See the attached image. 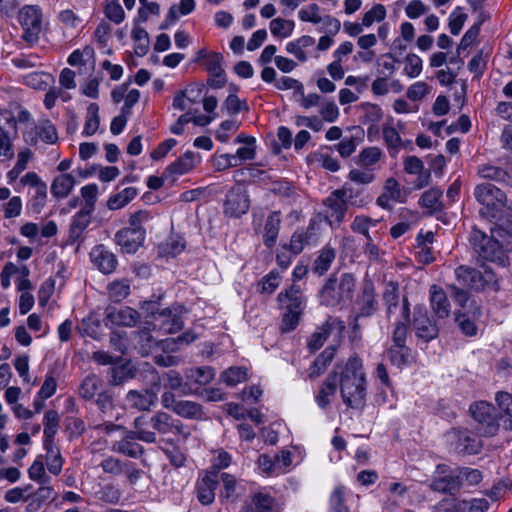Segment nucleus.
Instances as JSON below:
<instances>
[{"label": "nucleus", "mask_w": 512, "mask_h": 512, "mask_svg": "<svg viewBox=\"0 0 512 512\" xmlns=\"http://www.w3.org/2000/svg\"><path fill=\"white\" fill-rule=\"evenodd\" d=\"M410 323V304L406 297L402 299L401 317H397L392 331V345H406L408 325Z\"/></svg>", "instance_id": "23"}, {"label": "nucleus", "mask_w": 512, "mask_h": 512, "mask_svg": "<svg viewBox=\"0 0 512 512\" xmlns=\"http://www.w3.org/2000/svg\"><path fill=\"white\" fill-rule=\"evenodd\" d=\"M314 235V227L309 226L306 230H296L290 240L289 249L297 255L302 252L305 245L309 244Z\"/></svg>", "instance_id": "43"}, {"label": "nucleus", "mask_w": 512, "mask_h": 512, "mask_svg": "<svg viewBox=\"0 0 512 512\" xmlns=\"http://www.w3.org/2000/svg\"><path fill=\"white\" fill-rule=\"evenodd\" d=\"M478 174L483 179L494 180L501 183L512 184V172L490 164L478 168Z\"/></svg>", "instance_id": "38"}, {"label": "nucleus", "mask_w": 512, "mask_h": 512, "mask_svg": "<svg viewBox=\"0 0 512 512\" xmlns=\"http://www.w3.org/2000/svg\"><path fill=\"white\" fill-rule=\"evenodd\" d=\"M249 207V196L243 187L237 185L227 192L223 204V211L225 215L238 218L245 214Z\"/></svg>", "instance_id": "9"}, {"label": "nucleus", "mask_w": 512, "mask_h": 512, "mask_svg": "<svg viewBox=\"0 0 512 512\" xmlns=\"http://www.w3.org/2000/svg\"><path fill=\"white\" fill-rule=\"evenodd\" d=\"M356 279L351 273H333L318 292L319 303L326 307L343 309L353 299Z\"/></svg>", "instance_id": "3"}, {"label": "nucleus", "mask_w": 512, "mask_h": 512, "mask_svg": "<svg viewBox=\"0 0 512 512\" xmlns=\"http://www.w3.org/2000/svg\"><path fill=\"white\" fill-rule=\"evenodd\" d=\"M219 484V477L215 472H206L199 477L196 485V498L202 505H210L215 500V491Z\"/></svg>", "instance_id": "21"}, {"label": "nucleus", "mask_w": 512, "mask_h": 512, "mask_svg": "<svg viewBox=\"0 0 512 512\" xmlns=\"http://www.w3.org/2000/svg\"><path fill=\"white\" fill-rule=\"evenodd\" d=\"M101 385L102 381L96 375H88L80 385L79 394L83 399L90 400L99 393Z\"/></svg>", "instance_id": "51"}, {"label": "nucleus", "mask_w": 512, "mask_h": 512, "mask_svg": "<svg viewBox=\"0 0 512 512\" xmlns=\"http://www.w3.org/2000/svg\"><path fill=\"white\" fill-rule=\"evenodd\" d=\"M76 329L80 335L89 336L93 339H98L101 334L100 321L93 315L83 318Z\"/></svg>", "instance_id": "47"}, {"label": "nucleus", "mask_w": 512, "mask_h": 512, "mask_svg": "<svg viewBox=\"0 0 512 512\" xmlns=\"http://www.w3.org/2000/svg\"><path fill=\"white\" fill-rule=\"evenodd\" d=\"M277 300L282 311L303 313L306 307V298L297 284H293L288 289L281 291L278 294Z\"/></svg>", "instance_id": "18"}, {"label": "nucleus", "mask_w": 512, "mask_h": 512, "mask_svg": "<svg viewBox=\"0 0 512 512\" xmlns=\"http://www.w3.org/2000/svg\"><path fill=\"white\" fill-rule=\"evenodd\" d=\"M23 29L22 38L29 43H35L42 31V11L39 6L25 5L18 14Z\"/></svg>", "instance_id": "7"}, {"label": "nucleus", "mask_w": 512, "mask_h": 512, "mask_svg": "<svg viewBox=\"0 0 512 512\" xmlns=\"http://www.w3.org/2000/svg\"><path fill=\"white\" fill-rule=\"evenodd\" d=\"M109 297L114 302H121L130 293V282L127 279L115 280L107 286Z\"/></svg>", "instance_id": "53"}, {"label": "nucleus", "mask_w": 512, "mask_h": 512, "mask_svg": "<svg viewBox=\"0 0 512 512\" xmlns=\"http://www.w3.org/2000/svg\"><path fill=\"white\" fill-rule=\"evenodd\" d=\"M383 301L386 306V313L388 318H391L397 313V317H401L402 303H399V285L397 283L390 281L385 285Z\"/></svg>", "instance_id": "30"}, {"label": "nucleus", "mask_w": 512, "mask_h": 512, "mask_svg": "<svg viewBox=\"0 0 512 512\" xmlns=\"http://www.w3.org/2000/svg\"><path fill=\"white\" fill-rule=\"evenodd\" d=\"M281 283V276L276 270L270 271L265 275L259 283L260 292L265 294H272L279 287Z\"/></svg>", "instance_id": "64"}, {"label": "nucleus", "mask_w": 512, "mask_h": 512, "mask_svg": "<svg viewBox=\"0 0 512 512\" xmlns=\"http://www.w3.org/2000/svg\"><path fill=\"white\" fill-rule=\"evenodd\" d=\"M247 378V370L243 367H230L221 374V380L228 386H235Z\"/></svg>", "instance_id": "60"}, {"label": "nucleus", "mask_w": 512, "mask_h": 512, "mask_svg": "<svg viewBox=\"0 0 512 512\" xmlns=\"http://www.w3.org/2000/svg\"><path fill=\"white\" fill-rule=\"evenodd\" d=\"M90 256L93 264L104 274L112 273L117 266L116 256L104 245L94 247Z\"/></svg>", "instance_id": "25"}, {"label": "nucleus", "mask_w": 512, "mask_h": 512, "mask_svg": "<svg viewBox=\"0 0 512 512\" xmlns=\"http://www.w3.org/2000/svg\"><path fill=\"white\" fill-rule=\"evenodd\" d=\"M174 413L189 420L199 421L205 418L203 406L191 400H179L174 409Z\"/></svg>", "instance_id": "32"}, {"label": "nucleus", "mask_w": 512, "mask_h": 512, "mask_svg": "<svg viewBox=\"0 0 512 512\" xmlns=\"http://www.w3.org/2000/svg\"><path fill=\"white\" fill-rule=\"evenodd\" d=\"M137 440L138 436L132 429H124L123 437L113 442L112 450L130 458H139L145 453V449Z\"/></svg>", "instance_id": "22"}, {"label": "nucleus", "mask_w": 512, "mask_h": 512, "mask_svg": "<svg viewBox=\"0 0 512 512\" xmlns=\"http://www.w3.org/2000/svg\"><path fill=\"white\" fill-rule=\"evenodd\" d=\"M46 449V465L50 473L58 475L63 466V458L60 449L54 444L48 442L44 444Z\"/></svg>", "instance_id": "42"}, {"label": "nucleus", "mask_w": 512, "mask_h": 512, "mask_svg": "<svg viewBox=\"0 0 512 512\" xmlns=\"http://www.w3.org/2000/svg\"><path fill=\"white\" fill-rule=\"evenodd\" d=\"M352 198L353 190L343 187L332 191L323 200V205L326 207L324 216L331 226H339L343 222L348 209V203L351 202L353 204Z\"/></svg>", "instance_id": "6"}, {"label": "nucleus", "mask_w": 512, "mask_h": 512, "mask_svg": "<svg viewBox=\"0 0 512 512\" xmlns=\"http://www.w3.org/2000/svg\"><path fill=\"white\" fill-rule=\"evenodd\" d=\"M337 373L333 372L328 375L322 384L318 394L316 395V402L322 409L326 408L330 404V397L333 396L337 389Z\"/></svg>", "instance_id": "36"}, {"label": "nucleus", "mask_w": 512, "mask_h": 512, "mask_svg": "<svg viewBox=\"0 0 512 512\" xmlns=\"http://www.w3.org/2000/svg\"><path fill=\"white\" fill-rule=\"evenodd\" d=\"M204 89L203 84H194L186 90L179 91L173 99L172 106L179 111L189 110L191 104L197 103Z\"/></svg>", "instance_id": "29"}, {"label": "nucleus", "mask_w": 512, "mask_h": 512, "mask_svg": "<svg viewBox=\"0 0 512 512\" xmlns=\"http://www.w3.org/2000/svg\"><path fill=\"white\" fill-rule=\"evenodd\" d=\"M152 330L150 322L147 321L145 322L143 329L137 332V343L139 345V352L142 356H148L152 352L153 348L157 346V341L150 334V331Z\"/></svg>", "instance_id": "45"}, {"label": "nucleus", "mask_w": 512, "mask_h": 512, "mask_svg": "<svg viewBox=\"0 0 512 512\" xmlns=\"http://www.w3.org/2000/svg\"><path fill=\"white\" fill-rule=\"evenodd\" d=\"M158 390L159 382L154 383L148 389L129 390L125 396V401L130 409L149 412L157 404Z\"/></svg>", "instance_id": "8"}, {"label": "nucleus", "mask_w": 512, "mask_h": 512, "mask_svg": "<svg viewBox=\"0 0 512 512\" xmlns=\"http://www.w3.org/2000/svg\"><path fill=\"white\" fill-rule=\"evenodd\" d=\"M471 306H473V310L459 312L456 314L455 319L462 332L467 336H474L476 334L475 320L481 315L480 306L476 301H472Z\"/></svg>", "instance_id": "27"}, {"label": "nucleus", "mask_w": 512, "mask_h": 512, "mask_svg": "<svg viewBox=\"0 0 512 512\" xmlns=\"http://www.w3.org/2000/svg\"><path fill=\"white\" fill-rule=\"evenodd\" d=\"M23 138L26 143L35 145L38 140L47 144H54L58 140L56 127L48 119L41 120L37 125L32 123L29 128L23 132Z\"/></svg>", "instance_id": "12"}, {"label": "nucleus", "mask_w": 512, "mask_h": 512, "mask_svg": "<svg viewBox=\"0 0 512 512\" xmlns=\"http://www.w3.org/2000/svg\"><path fill=\"white\" fill-rule=\"evenodd\" d=\"M91 214L92 211L80 209L72 218L70 228H69V237L73 241L79 239L85 229L91 222Z\"/></svg>", "instance_id": "35"}, {"label": "nucleus", "mask_w": 512, "mask_h": 512, "mask_svg": "<svg viewBox=\"0 0 512 512\" xmlns=\"http://www.w3.org/2000/svg\"><path fill=\"white\" fill-rule=\"evenodd\" d=\"M336 349L333 346L325 348L322 353L314 360L309 368V377L316 378L320 376L331 363L335 356Z\"/></svg>", "instance_id": "40"}, {"label": "nucleus", "mask_w": 512, "mask_h": 512, "mask_svg": "<svg viewBox=\"0 0 512 512\" xmlns=\"http://www.w3.org/2000/svg\"><path fill=\"white\" fill-rule=\"evenodd\" d=\"M447 472L446 465H438L437 476L431 481L430 488L437 492L455 495L461 488V476L457 475V471Z\"/></svg>", "instance_id": "15"}, {"label": "nucleus", "mask_w": 512, "mask_h": 512, "mask_svg": "<svg viewBox=\"0 0 512 512\" xmlns=\"http://www.w3.org/2000/svg\"><path fill=\"white\" fill-rule=\"evenodd\" d=\"M476 200L489 210H500L505 206L506 195L491 183L479 184L474 189Z\"/></svg>", "instance_id": "13"}, {"label": "nucleus", "mask_w": 512, "mask_h": 512, "mask_svg": "<svg viewBox=\"0 0 512 512\" xmlns=\"http://www.w3.org/2000/svg\"><path fill=\"white\" fill-rule=\"evenodd\" d=\"M335 250L331 247H324L313 264V271L318 275H323L328 271L335 259Z\"/></svg>", "instance_id": "49"}, {"label": "nucleus", "mask_w": 512, "mask_h": 512, "mask_svg": "<svg viewBox=\"0 0 512 512\" xmlns=\"http://www.w3.org/2000/svg\"><path fill=\"white\" fill-rule=\"evenodd\" d=\"M472 417L484 426V434L495 435L499 428L498 415L488 402L481 401L470 406Z\"/></svg>", "instance_id": "11"}, {"label": "nucleus", "mask_w": 512, "mask_h": 512, "mask_svg": "<svg viewBox=\"0 0 512 512\" xmlns=\"http://www.w3.org/2000/svg\"><path fill=\"white\" fill-rule=\"evenodd\" d=\"M412 325L416 336L425 342H429L438 336L439 329L436 323L429 318L423 306L415 307Z\"/></svg>", "instance_id": "16"}, {"label": "nucleus", "mask_w": 512, "mask_h": 512, "mask_svg": "<svg viewBox=\"0 0 512 512\" xmlns=\"http://www.w3.org/2000/svg\"><path fill=\"white\" fill-rule=\"evenodd\" d=\"M387 355L390 362L398 368L407 366L412 360L411 349L407 345H391Z\"/></svg>", "instance_id": "39"}, {"label": "nucleus", "mask_w": 512, "mask_h": 512, "mask_svg": "<svg viewBox=\"0 0 512 512\" xmlns=\"http://www.w3.org/2000/svg\"><path fill=\"white\" fill-rule=\"evenodd\" d=\"M153 415L141 414L133 421V431L138 436V441L154 444L157 441V435L154 430Z\"/></svg>", "instance_id": "24"}, {"label": "nucleus", "mask_w": 512, "mask_h": 512, "mask_svg": "<svg viewBox=\"0 0 512 512\" xmlns=\"http://www.w3.org/2000/svg\"><path fill=\"white\" fill-rule=\"evenodd\" d=\"M196 158L197 155L194 152H185L181 157L165 168L164 177L170 178L190 172L195 167Z\"/></svg>", "instance_id": "28"}, {"label": "nucleus", "mask_w": 512, "mask_h": 512, "mask_svg": "<svg viewBox=\"0 0 512 512\" xmlns=\"http://www.w3.org/2000/svg\"><path fill=\"white\" fill-rule=\"evenodd\" d=\"M441 196L442 190L438 188H431L421 195L419 204L424 208L432 209L433 211H439L442 209L440 202Z\"/></svg>", "instance_id": "55"}, {"label": "nucleus", "mask_w": 512, "mask_h": 512, "mask_svg": "<svg viewBox=\"0 0 512 512\" xmlns=\"http://www.w3.org/2000/svg\"><path fill=\"white\" fill-rule=\"evenodd\" d=\"M151 218L150 213L145 210H139L130 215L129 226L119 230L114 238L122 252L133 254L142 246L146 236L144 225Z\"/></svg>", "instance_id": "4"}, {"label": "nucleus", "mask_w": 512, "mask_h": 512, "mask_svg": "<svg viewBox=\"0 0 512 512\" xmlns=\"http://www.w3.org/2000/svg\"><path fill=\"white\" fill-rule=\"evenodd\" d=\"M76 184L75 177L69 173H63L54 178L51 184V193L55 198H66Z\"/></svg>", "instance_id": "34"}, {"label": "nucleus", "mask_w": 512, "mask_h": 512, "mask_svg": "<svg viewBox=\"0 0 512 512\" xmlns=\"http://www.w3.org/2000/svg\"><path fill=\"white\" fill-rule=\"evenodd\" d=\"M137 196V190L134 187H127L119 193L112 195L107 201V207L110 210H118L126 206Z\"/></svg>", "instance_id": "46"}, {"label": "nucleus", "mask_w": 512, "mask_h": 512, "mask_svg": "<svg viewBox=\"0 0 512 512\" xmlns=\"http://www.w3.org/2000/svg\"><path fill=\"white\" fill-rule=\"evenodd\" d=\"M94 496L97 500L104 503L117 504L121 499V491L113 484H105L98 487L94 492Z\"/></svg>", "instance_id": "50"}, {"label": "nucleus", "mask_w": 512, "mask_h": 512, "mask_svg": "<svg viewBox=\"0 0 512 512\" xmlns=\"http://www.w3.org/2000/svg\"><path fill=\"white\" fill-rule=\"evenodd\" d=\"M382 134L391 156H395L401 148L405 147V144L395 127L385 124L382 128Z\"/></svg>", "instance_id": "41"}, {"label": "nucleus", "mask_w": 512, "mask_h": 512, "mask_svg": "<svg viewBox=\"0 0 512 512\" xmlns=\"http://www.w3.org/2000/svg\"><path fill=\"white\" fill-rule=\"evenodd\" d=\"M186 247V242L182 236H171L160 246V253L165 256L175 257L179 255Z\"/></svg>", "instance_id": "54"}, {"label": "nucleus", "mask_w": 512, "mask_h": 512, "mask_svg": "<svg viewBox=\"0 0 512 512\" xmlns=\"http://www.w3.org/2000/svg\"><path fill=\"white\" fill-rule=\"evenodd\" d=\"M132 38L135 42L134 51L138 56H143L149 49V35L148 32L141 27H135L132 30Z\"/></svg>", "instance_id": "59"}, {"label": "nucleus", "mask_w": 512, "mask_h": 512, "mask_svg": "<svg viewBox=\"0 0 512 512\" xmlns=\"http://www.w3.org/2000/svg\"><path fill=\"white\" fill-rule=\"evenodd\" d=\"M345 493L346 490L343 486H338L332 491L329 500V512H349L345 504Z\"/></svg>", "instance_id": "58"}, {"label": "nucleus", "mask_w": 512, "mask_h": 512, "mask_svg": "<svg viewBox=\"0 0 512 512\" xmlns=\"http://www.w3.org/2000/svg\"><path fill=\"white\" fill-rule=\"evenodd\" d=\"M361 109L364 112L361 120L363 124L374 125L379 122L383 116L382 109L376 104L363 103L361 104Z\"/></svg>", "instance_id": "63"}, {"label": "nucleus", "mask_w": 512, "mask_h": 512, "mask_svg": "<svg viewBox=\"0 0 512 512\" xmlns=\"http://www.w3.org/2000/svg\"><path fill=\"white\" fill-rule=\"evenodd\" d=\"M105 314L106 325L133 327L140 320L138 311L129 306L120 308L109 306L106 308Z\"/></svg>", "instance_id": "19"}, {"label": "nucleus", "mask_w": 512, "mask_h": 512, "mask_svg": "<svg viewBox=\"0 0 512 512\" xmlns=\"http://www.w3.org/2000/svg\"><path fill=\"white\" fill-rule=\"evenodd\" d=\"M67 62L71 66L95 65V51L91 46H85L83 49L74 50L68 57Z\"/></svg>", "instance_id": "44"}, {"label": "nucleus", "mask_w": 512, "mask_h": 512, "mask_svg": "<svg viewBox=\"0 0 512 512\" xmlns=\"http://www.w3.org/2000/svg\"><path fill=\"white\" fill-rule=\"evenodd\" d=\"M447 439L459 452L466 454H477L480 452V441L467 429L454 428L447 433Z\"/></svg>", "instance_id": "17"}, {"label": "nucleus", "mask_w": 512, "mask_h": 512, "mask_svg": "<svg viewBox=\"0 0 512 512\" xmlns=\"http://www.w3.org/2000/svg\"><path fill=\"white\" fill-rule=\"evenodd\" d=\"M340 392L343 402L350 408L362 409L366 401V379L361 360L350 357L341 372Z\"/></svg>", "instance_id": "2"}, {"label": "nucleus", "mask_w": 512, "mask_h": 512, "mask_svg": "<svg viewBox=\"0 0 512 512\" xmlns=\"http://www.w3.org/2000/svg\"><path fill=\"white\" fill-rule=\"evenodd\" d=\"M59 414L55 410H48L44 415V444L54 443V436L59 427Z\"/></svg>", "instance_id": "48"}, {"label": "nucleus", "mask_w": 512, "mask_h": 512, "mask_svg": "<svg viewBox=\"0 0 512 512\" xmlns=\"http://www.w3.org/2000/svg\"><path fill=\"white\" fill-rule=\"evenodd\" d=\"M280 225L281 213L280 211H273L268 215L264 225L263 243L266 247L272 248L275 245Z\"/></svg>", "instance_id": "31"}, {"label": "nucleus", "mask_w": 512, "mask_h": 512, "mask_svg": "<svg viewBox=\"0 0 512 512\" xmlns=\"http://www.w3.org/2000/svg\"><path fill=\"white\" fill-rule=\"evenodd\" d=\"M455 276L459 285L476 291L484 289L493 280V275L490 272L483 275L477 269L466 265L456 268Z\"/></svg>", "instance_id": "14"}, {"label": "nucleus", "mask_w": 512, "mask_h": 512, "mask_svg": "<svg viewBox=\"0 0 512 512\" xmlns=\"http://www.w3.org/2000/svg\"><path fill=\"white\" fill-rule=\"evenodd\" d=\"M470 243L484 261L496 262L505 266L508 253L512 250V235L502 228L491 229L490 235L474 228L470 234Z\"/></svg>", "instance_id": "1"}, {"label": "nucleus", "mask_w": 512, "mask_h": 512, "mask_svg": "<svg viewBox=\"0 0 512 512\" xmlns=\"http://www.w3.org/2000/svg\"><path fill=\"white\" fill-rule=\"evenodd\" d=\"M429 294L434 315L439 319L447 318L450 315L451 306L445 291L437 285H432Z\"/></svg>", "instance_id": "26"}, {"label": "nucleus", "mask_w": 512, "mask_h": 512, "mask_svg": "<svg viewBox=\"0 0 512 512\" xmlns=\"http://www.w3.org/2000/svg\"><path fill=\"white\" fill-rule=\"evenodd\" d=\"M141 308L152 316L153 321L150 322V325L153 330H157L162 334H172L183 328L181 306H173L159 310L156 302L145 301Z\"/></svg>", "instance_id": "5"}, {"label": "nucleus", "mask_w": 512, "mask_h": 512, "mask_svg": "<svg viewBox=\"0 0 512 512\" xmlns=\"http://www.w3.org/2000/svg\"><path fill=\"white\" fill-rule=\"evenodd\" d=\"M100 125L99 106L96 103H90L87 107V116L82 134L91 136L96 133Z\"/></svg>", "instance_id": "52"}, {"label": "nucleus", "mask_w": 512, "mask_h": 512, "mask_svg": "<svg viewBox=\"0 0 512 512\" xmlns=\"http://www.w3.org/2000/svg\"><path fill=\"white\" fill-rule=\"evenodd\" d=\"M382 155V151L378 147H367L363 149L358 155L357 164L364 167H369L376 164Z\"/></svg>", "instance_id": "62"}, {"label": "nucleus", "mask_w": 512, "mask_h": 512, "mask_svg": "<svg viewBox=\"0 0 512 512\" xmlns=\"http://www.w3.org/2000/svg\"><path fill=\"white\" fill-rule=\"evenodd\" d=\"M294 26L292 20L275 18L270 22V31L275 37L287 38L293 33Z\"/></svg>", "instance_id": "56"}, {"label": "nucleus", "mask_w": 512, "mask_h": 512, "mask_svg": "<svg viewBox=\"0 0 512 512\" xmlns=\"http://www.w3.org/2000/svg\"><path fill=\"white\" fill-rule=\"evenodd\" d=\"M128 461H122L113 456H108L104 458L99 466L105 473L111 474L113 476H119L123 474V471Z\"/></svg>", "instance_id": "61"}, {"label": "nucleus", "mask_w": 512, "mask_h": 512, "mask_svg": "<svg viewBox=\"0 0 512 512\" xmlns=\"http://www.w3.org/2000/svg\"><path fill=\"white\" fill-rule=\"evenodd\" d=\"M377 307L378 303L375 297L374 286L371 283H367L363 287L357 317L372 316L377 311Z\"/></svg>", "instance_id": "33"}, {"label": "nucleus", "mask_w": 512, "mask_h": 512, "mask_svg": "<svg viewBox=\"0 0 512 512\" xmlns=\"http://www.w3.org/2000/svg\"><path fill=\"white\" fill-rule=\"evenodd\" d=\"M153 415L155 434L161 435L174 434L179 435L183 440L191 436L190 430L178 419H174L170 414L164 411H157Z\"/></svg>", "instance_id": "10"}, {"label": "nucleus", "mask_w": 512, "mask_h": 512, "mask_svg": "<svg viewBox=\"0 0 512 512\" xmlns=\"http://www.w3.org/2000/svg\"><path fill=\"white\" fill-rule=\"evenodd\" d=\"M315 44V39L309 35L299 37L294 41H290L286 44V51L296 57L300 62H306L308 56L305 49Z\"/></svg>", "instance_id": "37"}, {"label": "nucleus", "mask_w": 512, "mask_h": 512, "mask_svg": "<svg viewBox=\"0 0 512 512\" xmlns=\"http://www.w3.org/2000/svg\"><path fill=\"white\" fill-rule=\"evenodd\" d=\"M186 382L183 386V395L194 393L192 385L205 386L211 383L215 377L214 370L209 366L191 367L184 371Z\"/></svg>", "instance_id": "20"}, {"label": "nucleus", "mask_w": 512, "mask_h": 512, "mask_svg": "<svg viewBox=\"0 0 512 512\" xmlns=\"http://www.w3.org/2000/svg\"><path fill=\"white\" fill-rule=\"evenodd\" d=\"M17 133V120L14 114L0 109V134L15 137Z\"/></svg>", "instance_id": "57"}]
</instances>
